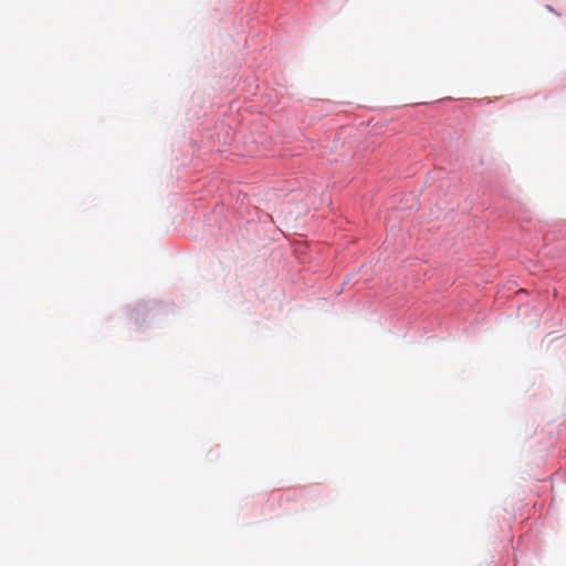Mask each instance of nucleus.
<instances>
[{"mask_svg": "<svg viewBox=\"0 0 566 566\" xmlns=\"http://www.w3.org/2000/svg\"><path fill=\"white\" fill-rule=\"evenodd\" d=\"M147 307V304H138L136 308H134L132 313V317L136 321V323H139L138 313L139 311H144Z\"/></svg>", "mask_w": 566, "mask_h": 566, "instance_id": "nucleus-1", "label": "nucleus"}, {"mask_svg": "<svg viewBox=\"0 0 566 566\" xmlns=\"http://www.w3.org/2000/svg\"><path fill=\"white\" fill-rule=\"evenodd\" d=\"M546 8L548 9V11H554V9L551 6H546Z\"/></svg>", "mask_w": 566, "mask_h": 566, "instance_id": "nucleus-2", "label": "nucleus"}]
</instances>
